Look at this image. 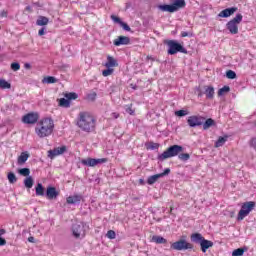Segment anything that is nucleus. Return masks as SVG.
I'll return each instance as SVG.
<instances>
[{"label": "nucleus", "instance_id": "nucleus-51", "mask_svg": "<svg viewBox=\"0 0 256 256\" xmlns=\"http://www.w3.org/2000/svg\"><path fill=\"white\" fill-rule=\"evenodd\" d=\"M38 35L40 37H43V35H45V28H41L39 31H38Z\"/></svg>", "mask_w": 256, "mask_h": 256}, {"label": "nucleus", "instance_id": "nucleus-34", "mask_svg": "<svg viewBox=\"0 0 256 256\" xmlns=\"http://www.w3.org/2000/svg\"><path fill=\"white\" fill-rule=\"evenodd\" d=\"M178 159L180 161H189V159H191V155L189 153H179L178 154Z\"/></svg>", "mask_w": 256, "mask_h": 256}, {"label": "nucleus", "instance_id": "nucleus-4", "mask_svg": "<svg viewBox=\"0 0 256 256\" xmlns=\"http://www.w3.org/2000/svg\"><path fill=\"white\" fill-rule=\"evenodd\" d=\"M179 153H183V146L175 144L169 146L162 154H159L157 159L158 161H165V159H171V157H177V155L179 156Z\"/></svg>", "mask_w": 256, "mask_h": 256}, {"label": "nucleus", "instance_id": "nucleus-3", "mask_svg": "<svg viewBox=\"0 0 256 256\" xmlns=\"http://www.w3.org/2000/svg\"><path fill=\"white\" fill-rule=\"evenodd\" d=\"M190 240L192 243H196V245H200L202 253H207V249L213 247V241L205 239L201 233H193L190 236Z\"/></svg>", "mask_w": 256, "mask_h": 256}, {"label": "nucleus", "instance_id": "nucleus-30", "mask_svg": "<svg viewBox=\"0 0 256 256\" xmlns=\"http://www.w3.org/2000/svg\"><path fill=\"white\" fill-rule=\"evenodd\" d=\"M152 241L157 243V245H165V243H167V239L162 236H153Z\"/></svg>", "mask_w": 256, "mask_h": 256}, {"label": "nucleus", "instance_id": "nucleus-5", "mask_svg": "<svg viewBox=\"0 0 256 256\" xmlns=\"http://www.w3.org/2000/svg\"><path fill=\"white\" fill-rule=\"evenodd\" d=\"M164 43L168 47V55H177V53H184V55H187V53H189L183 47V44L179 43L177 40H165Z\"/></svg>", "mask_w": 256, "mask_h": 256}, {"label": "nucleus", "instance_id": "nucleus-58", "mask_svg": "<svg viewBox=\"0 0 256 256\" xmlns=\"http://www.w3.org/2000/svg\"><path fill=\"white\" fill-rule=\"evenodd\" d=\"M26 11H31V6H27Z\"/></svg>", "mask_w": 256, "mask_h": 256}, {"label": "nucleus", "instance_id": "nucleus-43", "mask_svg": "<svg viewBox=\"0 0 256 256\" xmlns=\"http://www.w3.org/2000/svg\"><path fill=\"white\" fill-rule=\"evenodd\" d=\"M148 149H151L152 151H155V149H159V143L150 142Z\"/></svg>", "mask_w": 256, "mask_h": 256}, {"label": "nucleus", "instance_id": "nucleus-21", "mask_svg": "<svg viewBox=\"0 0 256 256\" xmlns=\"http://www.w3.org/2000/svg\"><path fill=\"white\" fill-rule=\"evenodd\" d=\"M66 203H68V205H77V203H81V196H69L66 198Z\"/></svg>", "mask_w": 256, "mask_h": 256}, {"label": "nucleus", "instance_id": "nucleus-55", "mask_svg": "<svg viewBox=\"0 0 256 256\" xmlns=\"http://www.w3.org/2000/svg\"><path fill=\"white\" fill-rule=\"evenodd\" d=\"M1 17H7V12L6 11H2L1 12Z\"/></svg>", "mask_w": 256, "mask_h": 256}, {"label": "nucleus", "instance_id": "nucleus-39", "mask_svg": "<svg viewBox=\"0 0 256 256\" xmlns=\"http://www.w3.org/2000/svg\"><path fill=\"white\" fill-rule=\"evenodd\" d=\"M113 68H107L105 70L102 71V75L103 77H109V75H113Z\"/></svg>", "mask_w": 256, "mask_h": 256}, {"label": "nucleus", "instance_id": "nucleus-53", "mask_svg": "<svg viewBox=\"0 0 256 256\" xmlns=\"http://www.w3.org/2000/svg\"><path fill=\"white\" fill-rule=\"evenodd\" d=\"M29 243H35V238L33 236H30L28 238Z\"/></svg>", "mask_w": 256, "mask_h": 256}, {"label": "nucleus", "instance_id": "nucleus-36", "mask_svg": "<svg viewBox=\"0 0 256 256\" xmlns=\"http://www.w3.org/2000/svg\"><path fill=\"white\" fill-rule=\"evenodd\" d=\"M231 91V88L229 86H224L218 90V97H222V95H225V93H229Z\"/></svg>", "mask_w": 256, "mask_h": 256}, {"label": "nucleus", "instance_id": "nucleus-23", "mask_svg": "<svg viewBox=\"0 0 256 256\" xmlns=\"http://www.w3.org/2000/svg\"><path fill=\"white\" fill-rule=\"evenodd\" d=\"M204 131H207V129H211V127H215L216 123L215 120L212 118L205 119L202 123Z\"/></svg>", "mask_w": 256, "mask_h": 256}, {"label": "nucleus", "instance_id": "nucleus-25", "mask_svg": "<svg viewBox=\"0 0 256 256\" xmlns=\"http://www.w3.org/2000/svg\"><path fill=\"white\" fill-rule=\"evenodd\" d=\"M185 5H186L185 0H175L172 3V7L174 9V12L179 11V9H183L185 7Z\"/></svg>", "mask_w": 256, "mask_h": 256}, {"label": "nucleus", "instance_id": "nucleus-32", "mask_svg": "<svg viewBox=\"0 0 256 256\" xmlns=\"http://www.w3.org/2000/svg\"><path fill=\"white\" fill-rule=\"evenodd\" d=\"M245 251H248L247 247L237 248L232 252V256H243Z\"/></svg>", "mask_w": 256, "mask_h": 256}, {"label": "nucleus", "instance_id": "nucleus-31", "mask_svg": "<svg viewBox=\"0 0 256 256\" xmlns=\"http://www.w3.org/2000/svg\"><path fill=\"white\" fill-rule=\"evenodd\" d=\"M64 97L66 99H68V101H75V99H78L79 98V94L78 93H75V92H69V93H66L64 94Z\"/></svg>", "mask_w": 256, "mask_h": 256}, {"label": "nucleus", "instance_id": "nucleus-35", "mask_svg": "<svg viewBox=\"0 0 256 256\" xmlns=\"http://www.w3.org/2000/svg\"><path fill=\"white\" fill-rule=\"evenodd\" d=\"M0 89H11V83L7 82L5 79H0Z\"/></svg>", "mask_w": 256, "mask_h": 256}, {"label": "nucleus", "instance_id": "nucleus-56", "mask_svg": "<svg viewBox=\"0 0 256 256\" xmlns=\"http://www.w3.org/2000/svg\"><path fill=\"white\" fill-rule=\"evenodd\" d=\"M5 233H6L5 229H0V237L1 235H5Z\"/></svg>", "mask_w": 256, "mask_h": 256}, {"label": "nucleus", "instance_id": "nucleus-54", "mask_svg": "<svg viewBox=\"0 0 256 256\" xmlns=\"http://www.w3.org/2000/svg\"><path fill=\"white\" fill-rule=\"evenodd\" d=\"M24 67H25L26 69H31V64L25 63V64H24Z\"/></svg>", "mask_w": 256, "mask_h": 256}, {"label": "nucleus", "instance_id": "nucleus-8", "mask_svg": "<svg viewBox=\"0 0 256 256\" xmlns=\"http://www.w3.org/2000/svg\"><path fill=\"white\" fill-rule=\"evenodd\" d=\"M255 205V201L244 202L238 213L237 221H243V219H245V217H247L249 213L255 209Z\"/></svg>", "mask_w": 256, "mask_h": 256}, {"label": "nucleus", "instance_id": "nucleus-33", "mask_svg": "<svg viewBox=\"0 0 256 256\" xmlns=\"http://www.w3.org/2000/svg\"><path fill=\"white\" fill-rule=\"evenodd\" d=\"M42 83H47L48 85H51L53 83H57V78L53 76H47L42 79Z\"/></svg>", "mask_w": 256, "mask_h": 256}, {"label": "nucleus", "instance_id": "nucleus-57", "mask_svg": "<svg viewBox=\"0 0 256 256\" xmlns=\"http://www.w3.org/2000/svg\"><path fill=\"white\" fill-rule=\"evenodd\" d=\"M139 183H140V185H145V180L139 179Z\"/></svg>", "mask_w": 256, "mask_h": 256}, {"label": "nucleus", "instance_id": "nucleus-22", "mask_svg": "<svg viewBox=\"0 0 256 256\" xmlns=\"http://www.w3.org/2000/svg\"><path fill=\"white\" fill-rule=\"evenodd\" d=\"M105 67L111 68V67H119V63L113 56H107V62L105 63Z\"/></svg>", "mask_w": 256, "mask_h": 256}, {"label": "nucleus", "instance_id": "nucleus-10", "mask_svg": "<svg viewBox=\"0 0 256 256\" xmlns=\"http://www.w3.org/2000/svg\"><path fill=\"white\" fill-rule=\"evenodd\" d=\"M196 91L198 97H203V95H206L207 99H213L215 97V88H213V86H203V89L199 86L196 87Z\"/></svg>", "mask_w": 256, "mask_h": 256}, {"label": "nucleus", "instance_id": "nucleus-9", "mask_svg": "<svg viewBox=\"0 0 256 256\" xmlns=\"http://www.w3.org/2000/svg\"><path fill=\"white\" fill-rule=\"evenodd\" d=\"M18 173L19 175H22V177H26L24 179V187H26V189H31L35 183L33 176H29L31 175V170L29 168H21L18 170Z\"/></svg>", "mask_w": 256, "mask_h": 256}, {"label": "nucleus", "instance_id": "nucleus-19", "mask_svg": "<svg viewBox=\"0 0 256 256\" xmlns=\"http://www.w3.org/2000/svg\"><path fill=\"white\" fill-rule=\"evenodd\" d=\"M129 43H131V38L128 36H118V38L113 41L115 47H121V45H129Z\"/></svg>", "mask_w": 256, "mask_h": 256}, {"label": "nucleus", "instance_id": "nucleus-47", "mask_svg": "<svg viewBox=\"0 0 256 256\" xmlns=\"http://www.w3.org/2000/svg\"><path fill=\"white\" fill-rule=\"evenodd\" d=\"M181 37H193V33L192 32H182Z\"/></svg>", "mask_w": 256, "mask_h": 256}, {"label": "nucleus", "instance_id": "nucleus-16", "mask_svg": "<svg viewBox=\"0 0 256 256\" xmlns=\"http://www.w3.org/2000/svg\"><path fill=\"white\" fill-rule=\"evenodd\" d=\"M59 190H57L54 186H48L46 188V198L49 199V201H53L59 197Z\"/></svg>", "mask_w": 256, "mask_h": 256}, {"label": "nucleus", "instance_id": "nucleus-24", "mask_svg": "<svg viewBox=\"0 0 256 256\" xmlns=\"http://www.w3.org/2000/svg\"><path fill=\"white\" fill-rule=\"evenodd\" d=\"M35 193L37 197H45V187H43V184L38 183L35 187Z\"/></svg>", "mask_w": 256, "mask_h": 256}, {"label": "nucleus", "instance_id": "nucleus-2", "mask_svg": "<svg viewBox=\"0 0 256 256\" xmlns=\"http://www.w3.org/2000/svg\"><path fill=\"white\" fill-rule=\"evenodd\" d=\"M53 127H55L53 119L45 118L37 124L35 131L38 137L43 139V137H49L53 133Z\"/></svg>", "mask_w": 256, "mask_h": 256}, {"label": "nucleus", "instance_id": "nucleus-37", "mask_svg": "<svg viewBox=\"0 0 256 256\" xmlns=\"http://www.w3.org/2000/svg\"><path fill=\"white\" fill-rule=\"evenodd\" d=\"M226 77L227 79H237V73H235L233 70H227Z\"/></svg>", "mask_w": 256, "mask_h": 256}, {"label": "nucleus", "instance_id": "nucleus-50", "mask_svg": "<svg viewBox=\"0 0 256 256\" xmlns=\"http://www.w3.org/2000/svg\"><path fill=\"white\" fill-rule=\"evenodd\" d=\"M126 113H129V115H133V113H135V111H133V109L131 108V105L126 108Z\"/></svg>", "mask_w": 256, "mask_h": 256}, {"label": "nucleus", "instance_id": "nucleus-26", "mask_svg": "<svg viewBox=\"0 0 256 256\" xmlns=\"http://www.w3.org/2000/svg\"><path fill=\"white\" fill-rule=\"evenodd\" d=\"M160 11H164L167 13H175V9L173 8V4H163L159 6Z\"/></svg>", "mask_w": 256, "mask_h": 256}, {"label": "nucleus", "instance_id": "nucleus-1", "mask_svg": "<svg viewBox=\"0 0 256 256\" xmlns=\"http://www.w3.org/2000/svg\"><path fill=\"white\" fill-rule=\"evenodd\" d=\"M77 125L82 131L91 133L95 130V118L89 112H80Z\"/></svg>", "mask_w": 256, "mask_h": 256}, {"label": "nucleus", "instance_id": "nucleus-45", "mask_svg": "<svg viewBox=\"0 0 256 256\" xmlns=\"http://www.w3.org/2000/svg\"><path fill=\"white\" fill-rule=\"evenodd\" d=\"M120 25L124 29V31H131V27L129 26V24L122 21Z\"/></svg>", "mask_w": 256, "mask_h": 256}, {"label": "nucleus", "instance_id": "nucleus-12", "mask_svg": "<svg viewBox=\"0 0 256 256\" xmlns=\"http://www.w3.org/2000/svg\"><path fill=\"white\" fill-rule=\"evenodd\" d=\"M203 121H205V117L201 115H192L188 117L187 124L192 128L201 127V125H203Z\"/></svg>", "mask_w": 256, "mask_h": 256}, {"label": "nucleus", "instance_id": "nucleus-20", "mask_svg": "<svg viewBox=\"0 0 256 256\" xmlns=\"http://www.w3.org/2000/svg\"><path fill=\"white\" fill-rule=\"evenodd\" d=\"M30 155L29 152H22L17 159V164L18 165H25L27 163V160L29 159Z\"/></svg>", "mask_w": 256, "mask_h": 256}, {"label": "nucleus", "instance_id": "nucleus-59", "mask_svg": "<svg viewBox=\"0 0 256 256\" xmlns=\"http://www.w3.org/2000/svg\"><path fill=\"white\" fill-rule=\"evenodd\" d=\"M131 87H132V89H137V86H133V84H131Z\"/></svg>", "mask_w": 256, "mask_h": 256}, {"label": "nucleus", "instance_id": "nucleus-6", "mask_svg": "<svg viewBox=\"0 0 256 256\" xmlns=\"http://www.w3.org/2000/svg\"><path fill=\"white\" fill-rule=\"evenodd\" d=\"M241 21H243V15L238 13L233 19L227 22L226 29L231 35H237L239 33V24Z\"/></svg>", "mask_w": 256, "mask_h": 256}, {"label": "nucleus", "instance_id": "nucleus-17", "mask_svg": "<svg viewBox=\"0 0 256 256\" xmlns=\"http://www.w3.org/2000/svg\"><path fill=\"white\" fill-rule=\"evenodd\" d=\"M66 151H67L66 146L54 148L53 150L48 151V157L50 159H55V157H57V155H63V153L66 152Z\"/></svg>", "mask_w": 256, "mask_h": 256}, {"label": "nucleus", "instance_id": "nucleus-13", "mask_svg": "<svg viewBox=\"0 0 256 256\" xmlns=\"http://www.w3.org/2000/svg\"><path fill=\"white\" fill-rule=\"evenodd\" d=\"M22 121L26 125H35L39 121V114L37 112H30L22 117Z\"/></svg>", "mask_w": 256, "mask_h": 256}, {"label": "nucleus", "instance_id": "nucleus-27", "mask_svg": "<svg viewBox=\"0 0 256 256\" xmlns=\"http://www.w3.org/2000/svg\"><path fill=\"white\" fill-rule=\"evenodd\" d=\"M58 105L59 107H64V109H69V107H71V102L68 98H60L58 99Z\"/></svg>", "mask_w": 256, "mask_h": 256}, {"label": "nucleus", "instance_id": "nucleus-7", "mask_svg": "<svg viewBox=\"0 0 256 256\" xmlns=\"http://www.w3.org/2000/svg\"><path fill=\"white\" fill-rule=\"evenodd\" d=\"M174 251H193V244L187 242L185 238H181L176 242H173L170 246Z\"/></svg>", "mask_w": 256, "mask_h": 256}, {"label": "nucleus", "instance_id": "nucleus-14", "mask_svg": "<svg viewBox=\"0 0 256 256\" xmlns=\"http://www.w3.org/2000/svg\"><path fill=\"white\" fill-rule=\"evenodd\" d=\"M82 165H86V167H95V165H100L101 163H107V158H87L81 161Z\"/></svg>", "mask_w": 256, "mask_h": 256}, {"label": "nucleus", "instance_id": "nucleus-48", "mask_svg": "<svg viewBox=\"0 0 256 256\" xmlns=\"http://www.w3.org/2000/svg\"><path fill=\"white\" fill-rule=\"evenodd\" d=\"M250 145H251V147H253V149H255V151H256V138H252V139H251Z\"/></svg>", "mask_w": 256, "mask_h": 256}, {"label": "nucleus", "instance_id": "nucleus-49", "mask_svg": "<svg viewBox=\"0 0 256 256\" xmlns=\"http://www.w3.org/2000/svg\"><path fill=\"white\" fill-rule=\"evenodd\" d=\"M3 245H7V240L0 236V247H3Z\"/></svg>", "mask_w": 256, "mask_h": 256}, {"label": "nucleus", "instance_id": "nucleus-42", "mask_svg": "<svg viewBox=\"0 0 256 256\" xmlns=\"http://www.w3.org/2000/svg\"><path fill=\"white\" fill-rule=\"evenodd\" d=\"M106 237H108V239H115V237H117V234L115 233V231L109 230L106 234Z\"/></svg>", "mask_w": 256, "mask_h": 256}, {"label": "nucleus", "instance_id": "nucleus-28", "mask_svg": "<svg viewBox=\"0 0 256 256\" xmlns=\"http://www.w3.org/2000/svg\"><path fill=\"white\" fill-rule=\"evenodd\" d=\"M48 24H49V18L45 16H39L36 21V25H38L39 27H45V25H48Z\"/></svg>", "mask_w": 256, "mask_h": 256}, {"label": "nucleus", "instance_id": "nucleus-46", "mask_svg": "<svg viewBox=\"0 0 256 256\" xmlns=\"http://www.w3.org/2000/svg\"><path fill=\"white\" fill-rule=\"evenodd\" d=\"M88 99L90 101H95V99H97V93H91V94H88Z\"/></svg>", "mask_w": 256, "mask_h": 256}, {"label": "nucleus", "instance_id": "nucleus-38", "mask_svg": "<svg viewBox=\"0 0 256 256\" xmlns=\"http://www.w3.org/2000/svg\"><path fill=\"white\" fill-rule=\"evenodd\" d=\"M8 181L11 184L17 183V176H15V173L13 172L8 173Z\"/></svg>", "mask_w": 256, "mask_h": 256}, {"label": "nucleus", "instance_id": "nucleus-29", "mask_svg": "<svg viewBox=\"0 0 256 256\" xmlns=\"http://www.w3.org/2000/svg\"><path fill=\"white\" fill-rule=\"evenodd\" d=\"M227 139H229L228 136H220L215 142V147H223L227 143Z\"/></svg>", "mask_w": 256, "mask_h": 256}, {"label": "nucleus", "instance_id": "nucleus-44", "mask_svg": "<svg viewBox=\"0 0 256 256\" xmlns=\"http://www.w3.org/2000/svg\"><path fill=\"white\" fill-rule=\"evenodd\" d=\"M110 19H112V21H114V23H118V25H121V23L123 22V21L121 20V18H119V17H117V16H115V15H111V16H110Z\"/></svg>", "mask_w": 256, "mask_h": 256}, {"label": "nucleus", "instance_id": "nucleus-15", "mask_svg": "<svg viewBox=\"0 0 256 256\" xmlns=\"http://www.w3.org/2000/svg\"><path fill=\"white\" fill-rule=\"evenodd\" d=\"M169 173H171V169L166 168L162 173L149 176L147 179L148 185H154V183H157V180L161 179V177L169 175Z\"/></svg>", "mask_w": 256, "mask_h": 256}, {"label": "nucleus", "instance_id": "nucleus-40", "mask_svg": "<svg viewBox=\"0 0 256 256\" xmlns=\"http://www.w3.org/2000/svg\"><path fill=\"white\" fill-rule=\"evenodd\" d=\"M176 117H185V115H189V111L187 110H178L175 112Z\"/></svg>", "mask_w": 256, "mask_h": 256}, {"label": "nucleus", "instance_id": "nucleus-18", "mask_svg": "<svg viewBox=\"0 0 256 256\" xmlns=\"http://www.w3.org/2000/svg\"><path fill=\"white\" fill-rule=\"evenodd\" d=\"M237 10H238L237 7L226 8L218 14V17H222L223 19H227V17H231V15H234L235 13H237Z\"/></svg>", "mask_w": 256, "mask_h": 256}, {"label": "nucleus", "instance_id": "nucleus-52", "mask_svg": "<svg viewBox=\"0 0 256 256\" xmlns=\"http://www.w3.org/2000/svg\"><path fill=\"white\" fill-rule=\"evenodd\" d=\"M111 117H112V119H119V113L113 112V113L111 114Z\"/></svg>", "mask_w": 256, "mask_h": 256}, {"label": "nucleus", "instance_id": "nucleus-11", "mask_svg": "<svg viewBox=\"0 0 256 256\" xmlns=\"http://www.w3.org/2000/svg\"><path fill=\"white\" fill-rule=\"evenodd\" d=\"M72 235L79 239V237H85V223L76 222L72 225Z\"/></svg>", "mask_w": 256, "mask_h": 256}, {"label": "nucleus", "instance_id": "nucleus-41", "mask_svg": "<svg viewBox=\"0 0 256 256\" xmlns=\"http://www.w3.org/2000/svg\"><path fill=\"white\" fill-rule=\"evenodd\" d=\"M11 69L12 71H19V69H21V64H19V62H13L11 64Z\"/></svg>", "mask_w": 256, "mask_h": 256}]
</instances>
